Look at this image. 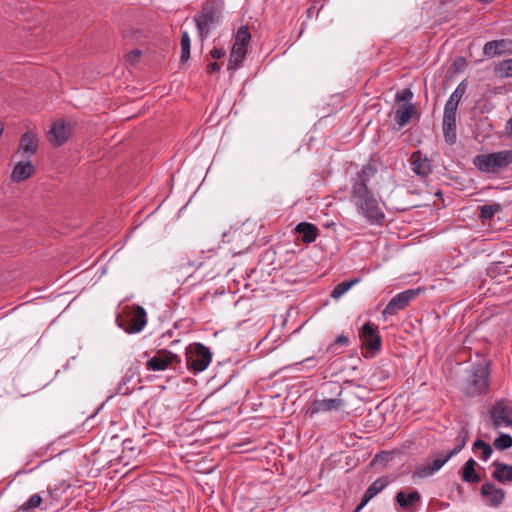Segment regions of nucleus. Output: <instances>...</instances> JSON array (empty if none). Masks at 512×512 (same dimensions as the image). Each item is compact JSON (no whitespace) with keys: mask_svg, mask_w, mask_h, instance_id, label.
Listing matches in <instances>:
<instances>
[{"mask_svg":"<svg viewBox=\"0 0 512 512\" xmlns=\"http://www.w3.org/2000/svg\"><path fill=\"white\" fill-rule=\"evenodd\" d=\"M376 173L375 165L368 163L362 166L351 179L350 201L356 207L358 214L368 223L380 225L385 219V214L372 189L368 186Z\"/></svg>","mask_w":512,"mask_h":512,"instance_id":"1","label":"nucleus"},{"mask_svg":"<svg viewBox=\"0 0 512 512\" xmlns=\"http://www.w3.org/2000/svg\"><path fill=\"white\" fill-rule=\"evenodd\" d=\"M490 362L483 361L472 364L463 391L467 396L484 395L489 391Z\"/></svg>","mask_w":512,"mask_h":512,"instance_id":"2","label":"nucleus"},{"mask_svg":"<svg viewBox=\"0 0 512 512\" xmlns=\"http://www.w3.org/2000/svg\"><path fill=\"white\" fill-rule=\"evenodd\" d=\"M223 9L222 0H206L199 13L194 16L198 36L204 41L218 23Z\"/></svg>","mask_w":512,"mask_h":512,"instance_id":"3","label":"nucleus"},{"mask_svg":"<svg viewBox=\"0 0 512 512\" xmlns=\"http://www.w3.org/2000/svg\"><path fill=\"white\" fill-rule=\"evenodd\" d=\"M473 164L481 172L498 173L512 164V150L476 155Z\"/></svg>","mask_w":512,"mask_h":512,"instance_id":"4","label":"nucleus"},{"mask_svg":"<svg viewBox=\"0 0 512 512\" xmlns=\"http://www.w3.org/2000/svg\"><path fill=\"white\" fill-rule=\"evenodd\" d=\"M126 309V314L116 319L118 326L128 334L141 332L147 324V313L145 309L137 304L126 307Z\"/></svg>","mask_w":512,"mask_h":512,"instance_id":"5","label":"nucleus"},{"mask_svg":"<svg viewBox=\"0 0 512 512\" xmlns=\"http://www.w3.org/2000/svg\"><path fill=\"white\" fill-rule=\"evenodd\" d=\"M212 360V353L202 343L190 344L186 349V363L189 370L194 373L204 371Z\"/></svg>","mask_w":512,"mask_h":512,"instance_id":"6","label":"nucleus"},{"mask_svg":"<svg viewBox=\"0 0 512 512\" xmlns=\"http://www.w3.org/2000/svg\"><path fill=\"white\" fill-rule=\"evenodd\" d=\"M421 292L422 290L417 288L408 289L396 294L388 302L382 312V315L384 317L396 315L399 311L405 309L411 303V301L416 299L421 294Z\"/></svg>","mask_w":512,"mask_h":512,"instance_id":"7","label":"nucleus"},{"mask_svg":"<svg viewBox=\"0 0 512 512\" xmlns=\"http://www.w3.org/2000/svg\"><path fill=\"white\" fill-rule=\"evenodd\" d=\"M451 459L448 453L439 452L431 462H425L416 467L412 473V478H427L439 471L445 463Z\"/></svg>","mask_w":512,"mask_h":512,"instance_id":"8","label":"nucleus"},{"mask_svg":"<svg viewBox=\"0 0 512 512\" xmlns=\"http://www.w3.org/2000/svg\"><path fill=\"white\" fill-rule=\"evenodd\" d=\"M173 363H180L179 356L166 349H160L147 361L146 368L149 371H164Z\"/></svg>","mask_w":512,"mask_h":512,"instance_id":"9","label":"nucleus"},{"mask_svg":"<svg viewBox=\"0 0 512 512\" xmlns=\"http://www.w3.org/2000/svg\"><path fill=\"white\" fill-rule=\"evenodd\" d=\"M490 417L496 428L511 426L512 407L505 400H498L490 410Z\"/></svg>","mask_w":512,"mask_h":512,"instance_id":"10","label":"nucleus"},{"mask_svg":"<svg viewBox=\"0 0 512 512\" xmlns=\"http://www.w3.org/2000/svg\"><path fill=\"white\" fill-rule=\"evenodd\" d=\"M359 337L362 344L372 351H379L381 348L382 339L376 328L370 322L362 325L359 331Z\"/></svg>","mask_w":512,"mask_h":512,"instance_id":"11","label":"nucleus"},{"mask_svg":"<svg viewBox=\"0 0 512 512\" xmlns=\"http://www.w3.org/2000/svg\"><path fill=\"white\" fill-rule=\"evenodd\" d=\"M409 162L412 166V171L422 179L429 176L432 172L431 160L419 150L411 154Z\"/></svg>","mask_w":512,"mask_h":512,"instance_id":"12","label":"nucleus"},{"mask_svg":"<svg viewBox=\"0 0 512 512\" xmlns=\"http://www.w3.org/2000/svg\"><path fill=\"white\" fill-rule=\"evenodd\" d=\"M344 402L341 398H329V399H316L312 402L310 407V415L317 413H326L331 411H338L342 409Z\"/></svg>","mask_w":512,"mask_h":512,"instance_id":"13","label":"nucleus"},{"mask_svg":"<svg viewBox=\"0 0 512 512\" xmlns=\"http://www.w3.org/2000/svg\"><path fill=\"white\" fill-rule=\"evenodd\" d=\"M71 129L70 125L64 121H55L49 131L50 142L55 146L64 144L70 137Z\"/></svg>","mask_w":512,"mask_h":512,"instance_id":"14","label":"nucleus"},{"mask_svg":"<svg viewBox=\"0 0 512 512\" xmlns=\"http://www.w3.org/2000/svg\"><path fill=\"white\" fill-rule=\"evenodd\" d=\"M481 495L489 497V505L492 507L500 506L505 499V491L496 487L492 482H485L481 486Z\"/></svg>","mask_w":512,"mask_h":512,"instance_id":"15","label":"nucleus"},{"mask_svg":"<svg viewBox=\"0 0 512 512\" xmlns=\"http://www.w3.org/2000/svg\"><path fill=\"white\" fill-rule=\"evenodd\" d=\"M38 149V138L31 131L25 132L19 143V152H22L24 157L28 158L34 154Z\"/></svg>","mask_w":512,"mask_h":512,"instance_id":"16","label":"nucleus"},{"mask_svg":"<svg viewBox=\"0 0 512 512\" xmlns=\"http://www.w3.org/2000/svg\"><path fill=\"white\" fill-rule=\"evenodd\" d=\"M34 172L35 168L31 161L27 158L26 160L19 161L15 165L11 177L13 181L21 182L33 176Z\"/></svg>","mask_w":512,"mask_h":512,"instance_id":"17","label":"nucleus"},{"mask_svg":"<svg viewBox=\"0 0 512 512\" xmlns=\"http://www.w3.org/2000/svg\"><path fill=\"white\" fill-rule=\"evenodd\" d=\"M295 231L299 233L301 240L307 244L314 242L319 235L317 226L309 222L298 223L295 227Z\"/></svg>","mask_w":512,"mask_h":512,"instance_id":"18","label":"nucleus"},{"mask_svg":"<svg viewBox=\"0 0 512 512\" xmlns=\"http://www.w3.org/2000/svg\"><path fill=\"white\" fill-rule=\"evenodd\" d=\"M493 466L495 467L492 472V477L501 484L512 483V465L505 464L503 462L494 461Z\"/></svg>","mask_w":512,"mask_h":512,"instance_id":"19","label":"nucleus"},{"mask_svg":"<svg viewBox=\"0 0 512 512\" xmlns=\"http://www.w3.org/2000/svg\"><path fill=\"white\" fill-rule=\"evenodd\" d=\"M247 54V47L233 44L229 61L227 65L228 70L235 71L241 67L243 60Z\"/></svg>","mask_w":512,"mask_h":512,"instance_id":"20","label":"nucleus"},{"mask_svg":"<svg viewBox=\"0 0 512 512\" xmlns=\"http://www.w3.org/2000/svg\"><path fill=\"white\" fill-rule=\"evenodd\" d=\"M415 112L412 103H403L395 111L394 119L400 128L406 126Z\"/></svg>","mask_w":512,"mask_h":512,"instance_id":"21","label":"nucleus"},{"mask_svg":"<svg viewBox=\"0 0 512 512\" xmlns=\"http://www.w3.org/2000/svg\"><path fill=\"white\" fill-rule=\"evenodd\" d=\"M443 134L447 144L452 145L456 142V116L443 115Z\"/></svg>","mask_w":512,"mask_h":512,"instance_id":"22","label":"nucleus"},{"mask_svg":"<svg viewBox=\"0 0 512 512\" xmlns=\"http://www.w3.org/2000/svg\"><path fill=\"white\" fill-rule=\"evenodd\" d=\"M389 484V480L386 477H380L376 479L372 484L368 486L366 491L363 494V504H368V502L374 498L378 493L383 491Z\"/></svg>","mask_w":512,"mask_h":512,"instance_id":"23","label":"nucleus"},{"mask_svg":"<svg viewBox=\"0 0 512 512\" xmlns=\"http://www.w3.org/2000/svg\"><path fill=\"white\" fill-rule=\"evenodd\" d=\"M421 500V495L417 490L406 494L404 491H399L395 496L396 503L402 509H409L412 505L418 503Z\"/></svg>","mask_w":512,"mask_h":512,"instance_id":"24","label":"nucleus"},{"mask_svg":"<svg viewBox=\"0 0 512 512\" xmlns=\"http://www.w3.org/2000/svg\"><path fill=\"white\" fill-rule=\"evenodd\" d=\"M508 40L500 39V40H492L487 42L483 47V54L487 58H493L496 56H500L504 53L503 48L507 45Z\"/></svg>","mask_w":512,"mask_h":512,"instance_id":"25","label":"nucleus"},{"mask_svg":"<svg viewBox=\"0 0 512 512\" xmlns=\"http://www.w3.org/2000/svg\"><path fill=\"white\" fill-rule=\"evenodd\" d=\"M476 461L473 458L468 459L462 467V480L467 483H478L481 478L475 471Z\"/></svg>","mask_w":512,"mask_h":512,"instance_id":"26","label":"nucleus"},{"mask_svg":"<svg viewBox=\"0 0 512 512\" xmlns=\"http://www.w3.org/2000/svg\"><path fill=\"white\" fill-rule=\"evenodd\" d=\"M468 439H469V431L467 428L465 427H461L460 430L458 431V434L456 436V445L455 447L447 452L451 458L453 456H455L456 454H458L466 445V443L468 442Z\"/></svg>","mask_w":512,"mask_h":512,"instance_id":"27","label":"nucleus"},{"mask_svg":"<svg viewBox=\"0 0 512 512\" xmlns=\"http://www.w3.org/2000/svg\"><path fill=\"white\" fill-rule=\"evenodd\" d=\"M494 73L500 78L512 77V58L505 59L494 67Z\"/></svg>","mask_w":512,"mask_h":512,"instance_id":"28","label":"nucleus"},{"mask_svg":"<svg viewBox=\"0 0 512 512\" xmlns=\"http://www.w3.org/2000/svg\"><path fill=\"white\" fill-rule=\"evenodd\" d=\"M500 210L501 205L499 203L482 205L480 206L479 218L481 221L491 220Z\"/></svg>","mask_w":512,"mask_h":512,"instance_id":"29","label":"nucleus"},{"mask_svg":"<svg viewBox=\"0 0 512 512\" xmlns=\"http://www.w3.org/2000/svg\"><path fill=\"white\" fill-rule=\"evenodd\" d=\"M181 46V61L186 62L190 58V48H191V40L189 33L187 31H183L180 39Z\"/></svg>","mask_w":512,"mask_h":512,"instance_id":"30","label":"nucleus"},{"mask_svg":"<svg viewBox=\"0 0 512 512\" xmlns=\"http://www.w3.org/2000/svg\"><path fill=\"white\" fill-rule=\"evenodd\" d=\"M472 449L473 451L481 450V459L483 461H487L493 452L491 445L481 439L474 441Z\"/></svg>","mask_w":512,"mask_h":512,"instance_id":"31","label":"nucleus"},{"mask_svg":"<svg viewBox=\"0 0 512 512\" xmlns=\"http://www.w3.org/2000/svg\"><path fill=\"white\" fill-rule=\"evenodd\" d=\"M42 498L39 494H33L26 502L19 506L20 512H32L40 506Z\"/></svg>","mask_w":512,"mask_h":512,"instance_id":"32","label":"nucleus"},{"mask_svg":"<svg viewBox=\"0 0 512 512\" xmlns=\"http://www.w3.org/2000/svg\"><path fill=\"white\" fill-rule=\"evenodd\" d=\"M251 40V34L247 26H241L235 34L234 44L247 47Z\"/></svg>","mask_w":512,"mask_h":512,"instance_id":"33","label":"nucleus"},{"mask_svg":"<svg viewBox=\"0 0 512 512\" xmlns=\"http://www.w3.org/2000/svg\"><path fill=\"white\" fill-rule=\"evenodd\" d=\"M357 282H358V280L355 279V280H351V281H343V282L337 284L331 292V297L334 299L340 298Z\"/></svg>","mask_w":512,"mask_h":512,"instance_id":"34","label":"nucleus"},{"mask_svg":"<svg viewBox=\"0 0 512 512\" xmlns=\"http://www.w3.org/2000/svg\"><path fill=\"white\" fill-rule=\"evenodd\" d=\"M493 445L498 450H507L512 447V436L503 433L494 440Z\"/></svg>","mask_w":512,"mask_h":512,"instance_id":"35","label":"nucleus"},{"mask_svg":"<svg viewBox=\"0 0 512 512\" xmlns=\"http://www.w3.org/2000/svg\"><path fill=\"white\" fill-rule=\"evenodd\" d=\"M350 341H349V338L345 335H339L334 343L330 344L327 348V351L328 352H331L333 354H339V352H337V349H336V346H344V347H347L349 345Z\"/></svg>","mask_w":512,"mask_h":512,"instance_id":"36","label":"nucleus"},{"mask_svg":"<svg viewBox=\"0 0 512 512\" xmlns=\"http://www.w3.org/2000/svg\"><path fill=\"white\" fill-rule=\"evenodd\" d=\"M467 85L464 82H461L458 84L454 92L450 95V99H452L455 102H460L463 95L466 93Z\"/></svg>","mask_w":512,"mask_h":512,"instance_id":"37","label":"nucleus"},{"mask_svg":"<svg viewBox=\"0 0 512 512\" xmlns=\"http://www.w3.org/2000/svg\"><path fill=\"white\" fill-rule=\"evenodd\" d=\"M412 98H413V93L409 88L398 91L395 95L396 102L410 103Z\"/></svg>","mask_w":512,"mask_h":512,"instance_id":"38","label":"nucleus"},{"mask_svg":"<svg viewBox=\"0 0 512 512\" xmlns=\"http://www.w3.org/2000/svg\"><path fill=\"white\" fill-rule=\"evenodd\" d=\"M458 104V102L449 98L445 104L443 115L456 116Z\"/></svg>","mask_w":512,"mask_h":512,"instance_id":"39","label":"nucleus"},{"mask_svg":"<svg viewBox=\"0 0 512 512\" xmlns=\"http://www.w3.org/2000/svg\"><path fill=\"white\" fill-rule=\"evenodd\" d=\"M141 56V51L138 49L132 50L126 54L127 61L136 62Z\"/></svg>","mask_w":512,"mask_h":512,"instance_id":"40","label":"nucleus"},{"mask_svg":"<svg viewBox=\"0 0 512 512\" xmlns=\"http://www.w3.org/2000/svg\"><path fill=\"white\" fill-rule=\"evenodd\" d=\"M190 267L192 268H199L201 267L203 264H204V257L203 255L199 256L198 258L196 259H188V263H187Z\"/></svg>","mask_w":512,"mask_h":512,"instance_id":"41","label":"nucleus"},{"mask_svg":"<svg viewBox=\"0 0 512 512\" xmlns=\"http://www.w3.org/2000/svg\"><path fill=\"white\" fill-rule=\"evenodd\" d=\"M210 55L214 59H220L225 55V50L222 48H213L210 52Z\"/></svg>","mask_w":512,"mask_h":512,"instance_id":"42","label":"nucleus"},{"mask_svg":"<svg viewBox=\"0 0 512 512\" xmlns=\"http://www.w3.org/2000/svg\"><path fill=\"white\" fill-rule=\"evenodd\" d=\"M220 71V65L217 62H213L208 64L207 66V72L209 74H214Z\"/></svg>","mask_w":512,"mask_h":512,"instance_id":"43","label":"nucleus"},{"mask_svg":"<svg viewBox=\"0 0 512 512\" xmlns=\"http://www.w3.org/2000/svg\"><path fill=\"white\" fill-rule=\"evenodd\" d=\"M505 130H506V134L509 137H512V117L507 121Z\"/></svg>","mask_w":512,"mask_h":512,"instance_id":"44","label":"nucleus"},{"mask_svg":"<svg viewBox=\"0 0 512 512\" xmlns=\"http://www.w3.org/2000/svg\"><path fill=\"white\" fill-rule=\"evenodd\" d=\"M502 268H504L502 266V263H497L493 268L490 269V272L495 273L497 271L498 273H500L502 271Z\"/></svg>","mask_w":512,"mask_h":512,"instance_id":"45","label":"nucleus"},{"mask_svg":"<svg viewBox=\"0 0 512 512\" xmlns=\"http://www.w3.org/2000/svg\"><path fill=\"white\" fill-rule=\"evenodd\" d=\"M367 504H363V498L353 512H360Z\"/></svg>","mask_w":512,"mask_h":512,"instance_id":"46","label":"nucleus"},{"mask_svg":"<svg viewBox=\"0 0 512 512\" xmlns=\"http://www.w3.org/2000/svg\"><path fill=\"white\" fill-rule=\"evenodd\" d=\"M479 2L483 3V4H490L492 3L494 0H478Z\"/></svg>","mask_w":512,"mask_h":512,"instance_id":"47","label":"nucleus"},{"mask_svg":"<svg viewBox=\"0 0 512 512\" xmlns=\"http://www.w3.org/2000/svg\"><path fill=\"white\" fill-rule=\"evenodd\" d=\"M4 130V124L0 121V136L2 135Z\"/></svg>","mask_w":512,"mask_h":512,"instance_id":"48","label":"nucleus"},{"mask_svg":"<svg viewBox=\"0 0 512 512\" xmlns=\"http://www.w3.org/2000/svg\"><path fill=\"white\" fill-rule=\"evenodd\" d=\"M305 361L306 362H315V359L314 358H307Z\"/></svg>","mask_w":512,"mask_h":512,"instance_id":"49","label":"nucleus"}]
</instances>
